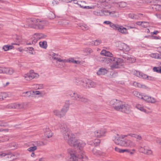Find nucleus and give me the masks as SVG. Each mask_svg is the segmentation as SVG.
Segmentation results:
<instances>
[{
	"mask_svg": "<svg viewBox=\"0 0 161 161\" xmlns=\"http://www.w3.org/2000/svg\"><path fill=\"white\" fill-rule=\"evenodd\" d=\"M101 42L100 40L97 39L94 41H93L92 43L94 45L97 46L99 45Z\"/></svg>",
	"mask_w": 161,
	"mask_h": 161,
	"instance_id": "55",
	"label": "nucleus"
},
{
	"mask_svg": "<svg viewBox=\"0 0 161 161\" xmlns=\"http://www.w3.org/2000/svg\"><path fill=\"white\" fill-rule=\"evenodd\" d=\"M134 138L136 139L137 141H140L142 139V136L136 134Z\"/></svg>",
	"mask_w": 161,
	"mask_h": 161,
	"instance_id": "63",
	"label": "nucleus"
},
{
	"mask_svg": "<svg viewBox=\"0 0 161 161\" xmlns=\"http://www.w3.org/2000/svg\"><path fill=\"white\" fill-rule=\"evenodd\" d=\"M106 132V130L103 128H99L94 132V136L97 138H100L103 136Z\"/></svg>",
	"mask_w": 161,
	"mask_h": 161,
	"instance_id": "12",
	"label": "nucleus"
},
{
	"mask_svg": "<svg viewBox=\"0 0 161 161\" xmlns=\"http://www.w3.org/2000/svg\"><path fill=\"white\" fill-rule=\"evenodd\" d=\"M7 155L8 156V158H10L9 160L12 161L14 159H15V158L14 157L15 156V155L14 154L11 153L10 152L7 153Z\"/></svg>",
	"mask_w": 161,
	"mask_h": 161,
	"instance_id": "45",
	"label": "nucleus"
},
{
	"mask_svg": "<svg viewBox=\"0 0 161 161\" xmlns=\"http://www.w3.org/2000/svg\"><path fill=\"white\" fill-rule=\"evenodd\" d=\"M80 82V84L86 88H94L97 86V83L96 82L89 79L81 80Z\"/></svg>",
	"mask_w": 161,
	"mask_h": 161,
	"instance_id": "7",
	"label": "nucleus"
},
{
	"mask_svg": "<svg viewBox=\"0 0 161 161\" xmlns=\"http://www.w3.org/2000/svg\"><path fill=\"white\" fill-rule=\"evenodd\" d=\"M69 108H67V107H65L64 106H63L62 108L60 110L61 111V114H62L63 117H64L66 112H67L68 110H69Z\"/></svg>",
	"mask_w": 161,
	"mask_h": 161,
	"instance_id": "41",
	"label": "nucleus"
},
{
	"mask_svg": "<svg viewBox=\"0 0 161 161\" xmlns=\"http://www.w3.org/2000/svg\"><path fill=\"white\" fill-rule=\"evenodd\" d=\"M110 26L113 29L117 30L119 25L117 24H114L111 22Z\"/></svg>",
	"mask_w": 161,
	"mask_h": 161,
	"instance_id": "53",
	"label": "nucleus"
},
{
	"mask_svg": "<svg viewBox=\"0 0 161 161\" xmlns=\"http://www.w3.org/2000/svg\"><path fill=\"white\" fill-rule=\"evenodd\" d=\"M47 36L42 33L35 34L31 39L32 44H35L39 39L45 38Z\"/></svg>",
	"mask_w": 161,
	"mask_h": 161,
	"instance_id": "10",
	"label": "nucleus"
},
{
	"mask_svg": "<svg viewBox=\"0 0 161 161\" xmlns=\"http://www.w3.org/2000/svg\"><path fill=\"white\" fill-rule=\"evenodd\" d=\"M9 147L11 149H14L17 148V145L15 143H12L9 145Z\"/></svg>",
	"mask_w": 161,
	"mask_h": 161,
	"instance_id": "57",
	"label": "nucleus"
},
{
	"mask_svg": "<svg viewBox=\"0 0 161 161\" xmlns=\"http://www.w3.org/2000/svg\"><path fill=\"white\" fill-rule=\"evenodd\" d=\"M32 86L33 88L36 90L42 89L44 88V86L42 84H34Z\"/></svg>",
	"mask_w": 161,
	"mask_h": 161,
	"instance_id": "35",
	"label": "nucleus"
},
{
	"mask_svg": "<svg viewBox=\"0 0 161 161\" xmlns=\"http://www.w3.org/2000/svg\"><path fill=\"white\" fill-rule=\"evenodd\" d=\"M107 69L105 68H101L99 69L97 72V74L98 75H104L107 73Z\"/></svg>",
	"mask_w": 161,
	"mask_h": 161,
	"instance_id": "26",
	"label": "nucleus"
},
{
	"mask_svg": "<svg viewBox=\"0 0 161 161\" xmlns=\"http://www.w3.org/2000/svg\"><path fill=\"white\" fill-rule=\"evenodd\" d=\"M14 72V70L11 67H0V74L12 75Z\"/></svg>",
	"mask_w": 161,
	"mask_h": 161,
	"instance_id": "11",
	"label": "nucleus"
},
{
	"mask_svg": "<svg viewBox=\"0 0 161 161\" xmlns=\"http://www.w3.org/2000/svg\"><path fill=\"white\" fill-rule=\"evenodd\" d=\"M132 93L134 96L139 98H141L142 99V96L143 94L142 93H141L135 90L133 91Z\"/></svg>",
	"mask_w": 161,
	"mask_h": 161,
	"instance_id": "29",
	"label": "nucleus"
},
{
	"mask_svg": "<svg viewBox=\"0 0 161 161\" xmlns=\"http://www.w3.org/2000/svg\"><path fill=\"white\" fill-rule=\"evenodd\" d=\"M58 127L65 140L67 141L71 136L73 135L70 134L69 129L65 123L63 122L59 123Z\"/></svg>",
	"mask_w": 161,
	"mask_h": 161,
	"instance_id": "4",
	"label": "nucleus"
},
{
	"mask_svg": "<svg viewBox=\"0 0 161 161\" xmlns=\"http://www.w3.org/2000/svg\"><path fill=\"white\" fill-rule=\"evenodd\" d=\"M83 51L86 55H88L92 52V49L89 48H84L83 50Z\"/></svg>",
	"mask_w": 161,
	"mask_h": 161,
	"instance_id": "43",
	"label": "nucleus"
},
{
	"mask_svg": "<svg viewBox=\"0 0 161 161\" xmlns=\"http://www.w3.org/2000/svg\"><path fill=\"white\" fill-rule=\"evenodd\" d=\"M154 72H156L158 73H161V63L158 67H155L153 69Z\"/></svg>",
	"mask_w": 161,
	"mask_h": 161,
	"instance_id": "48",
	"label": "nucleus"
},
{
	"mask_svg": "<svg viewBox=\"0 0 161 161\" xmlns=\"http://www.w3.org/2000/svg\"><path fill=\"white\" fill-rule=\"evenodd\" d=\"M49 18L50 19H53L55 17V14L52 12H50L48 14Z\"/></svg>",
	"mask_w": 161,
	"mask_h": 161,
	"instance_id": "60",
	"label": "nucleus"
},
{
	"mask_svg": "<svg viewBox=\"0 0 161 161\" xmlns=\"http://www.w3.org/2000/svg\"><path fill=\"white\" fill-rule=\"evenodd\" d=\"M37 19L31 18L27 19L26 21L25 24H22L21 26L25 28L31 27L36 29V27Z\"/></svg>",
	"mask_w": 161,
	"mask_h": 161,
	"instance_id": "5",
	"label": "nucleus"
},
{
	"mask_svg": "<svg viewBox=\"0 0 161 161\" xmlns=\"http://www.w3.org/2000/svg\"><path fill=\"white\" fill-rule=\"evenodd\" d=\"M118 111L128 114L131 111V106L122 102Z\"/></svg>",
	"mask_w": 161,
	"mask_h": 161,
	"instance_id": "9",
	"label": "nucleus"
},
{
	"mask_svg": "<svg viewBox=\"0 0 161 161\" xmlns=\"http://www.w3.org/2000/svg\"><path fill=\"white\" fill-rule=\"evenodd\" d=\"M141 73V72L140 71H137L135 70H132L131 71L132 74L139 78L140 77Z\"/></svg>",
	"mask_w": 161,
	"mask_h": 161,
	"instance_id": "46",
	"label": "nucleus"
},
{
	"mask_svg": "<svg viewBox=\"0 0 161 161\" xmlns=\"http://www.w3.org/2000/svg\"><path fill=\"white\" fill-rule=\"evenodd\" d=\"M92 152L93 155L97 157L102 156L104 153L101 151L97 149L96 148H93L92 150Z\"/></svg>",
	"mask_w": 161,
	"mask_h": 161,
	"instance_id": "24",
	"label": "nucleus"
},
{
	"mask_svg": "<svg viewBox=\"0 0 161 161\" xmlns=\"http://www.w3.org/2000/svg\"><path fill=\"white\" fill-rule=\"evenodd\" d=\"M81 29L84 30L86 31L88 30L89 28L88 26L86 25H83L81 26Z\"/></svg>",
	"mask_w": 161,
	"mask_h": 161,
	"instance_id": "62",
	"label": "nucleus"
},
{
	"mask_svg": "<svg viewBox=\"0 0 161 161\" xmlns=\"http://www.w3.org/2000/svg\"><path fill=\"white\" fill-rule=\"evenodd\" d=\"M77 158H78L77 156H73L69 158V161H78Z\"/></svg>",
	"mask_w": 161,
	"mask_h": 161,
	"instance_id": "56",
	"label": "nucleus"
},
{
	"mask_svg": "<svg viewBox=\"0 0 161 161\" xmlns=\"http://www.w3.org/2000/svg\"><path fill=\"white\" fill-rule=\"evenodd\" d=\"M142 99L147 102L152 103L158 102V101L154 98L149 96L147 95H144V94H143L142 98Z\"/></svg>",
	"mask_w": 161,
	"mask_h": 161,
	"instance_id": "14",
	"label": "nucleus"
},
{
	"mask_svg": "<svg viewBox=\"0 0 161 161\" xmlns=\"http://www.w3.org/2000/svg\"><path fill=\"white\" fill-rule=\"evenodd\" d=\"M136 145V143L131 140L127 139L124 140V147L132 148L135 147Z\"/></svg>",
	"mask_w": 161,
	"mask_h": 161,
	"instance_id": "13",
	"label": "nucleus"
},
{
	"mask_svg": "<svg viewBox=\"0 0 161 161\" xmlns=\"http://www.w3.org/2000/svg\"><path fill=\"white\" fill-rule=\"evenodd\" d=\"M74 59L73 58H71L68 59H64V63H65L67 62H69L71 63H74Z\"/></svg>",
	"mask_w": 161,
	"mask_h": 161,
	"instance_id": "58",
	"label": "nucleus"
},
{
	"mask_svg": "<svg viewBox=\"0 0 161 161\" xmlns=\"http://www.w3.org/2000/svg\"><path fill=\"white\" fill-rule=\"evenodd\" d=\"M117 30L120 32L125 34H128L127 29L122 26H119Z\"/></svg>",
	"mask_w": 161,
	"mask_h": 161,
	"instance_id": "27",
	"label": "nucleus"
},
{
	"mask_svg": "<svg viewBox=\"0 0 161 161\" xmlns=\"http://www.w3.org/2000/svg\"><path fill=\"white\" fill-rule=\"evenodd\" d=\"M133 85L134 86L139 88L147 90L149 89V88L146 85L138 82H134L133 83Z\"/></svg>",
	"mask_w": 161,
	"mask_h": 161,
	"instance_id": "21",
	"label": "nucleus"
},
{
	"mask_svg": "<svg viewBox=\"0 0 161 161\" xmlns=\"http://www.w3.org/2000/svg\"><path fill=\"white\" fill-rule=\"evenodd\" d=\"M34 91H28L21 93V95L22 97H29L32 94V92H34Z\"/></svg>",
	"mask_w": 161,
	"mask_h": 161,
	"instance_id": "32",
	"label": "nucleus"
},
{
	"mask_svg": "<svg viewBox=\"0 0 161 161\" xmlns=\"http://www.w3.org/2000/svg\"><path fill=\"white\" fill-rule=\"evenodd\" d=\"M37 22L36 24V29H43L46 25V22L44 20H41L37 19Z\"/></svg>",
	"mask_w": 161,
	"mask_h": 161,
	"instance_id": "19",
	"label": "nucleus"
},
{
	"mask_svg": "<svg viewBox=\"0 0 161 161\" xmlns=\"http://www.w3.org/2000/svg\"><path fill=\"white\" fill-rule=\"evenodd\" d=\"M58 23L60 25H62L64 26H67L69 24V22L65 20H61L59 21Z\"/></svg>",
	"mask_w": 161,
	"mask_h": 161,
	"instance_id": "54",
	"label": "nucleus"
},
{
	"mask_svg": "<svg viewBox=\"0 0 161 161\" xmlns=\"http://www.w3.org/2000/svg\"><path fill=\"white\" fill-rule=\"evenodd\" d=\"M67 141L70 146L78 148L79 153L80 154L81 152H84L83 148L86 145L85 143L80 140L75 139L74 135H71Z\"/></svg>",
	"mask_w": 161,
	"mask_h": 161,
	"instance_id": "1",
	"label": "nucleus"
},
{
	"mask_svg": "<svg viewBox=\"0 0 161 161\" xmlns=\"http://www.w3.org/2000/svg\"><path fill=\"white\" fill-rule=\"evenodd\" d=\"M108 0H96L97 3H96V7L99 8L104 9L110 8L111 6L108 2Z\"/></svg>",
	"mask_w": 161,
	"mask_h": 161,
	"instance_id": "6",
	"label": "nucleus"
},
{
	"mask_svg": "<svg viewBox=\"0 0 161 161\" xmlns=\"http://www.w3.org/2000/svg\"><path fill=\"white\" fill-rule=\"evenodd\" d=\"M51 55V56L53 59L56 61L57 62H62L64 63V59H62L60 58V56L58 54L54 53H52Z\"/></svg>",
	"mask_w": 161,
	"mask_h": 161,
	"instance_id": "18",
	"label": "nucleus"
},
{
	"mask_svg": "<svg viewBox=\"0 0 161 161\" xmlns=\"http://www.w3.org/2000/svg\"><path fill=\"white\" fill-rule=\"evenodd\" d=\"M136 107L138 109H139V110L144 112L145 113H147V112L146 110L144 109L143 107L140 104H137L136 106Z\"/></svg>",
	"mask_w": 161,
	"mask_h": 161,
	"instance_id": "42",
	"label": "nucleus"
},
{
	"mask_svg": "<svg viewBox=\"0 0 161 161\" xmlns=\"http://www.w3.org/2000/svg\"><path fill=\"white\" fill-rule=\"evenodd\" d=\"M114 150L120 153H124L125 152L129 153L130 151V149H122L117 147H115L114 148Z\"/></svg>",
	"mask_w": 161,
	"mask_h": 161,
	"instance_id": "33",
	"label": "nucleus"
},
{
	"mask_svg": "<svg viewBox=\"0 0 161 161\" xmlns=\"http://www.w3.org/2000/svg\"><path fill=\"white\" fill-rule=\"evenodd\" d=\"M151 1L150 0H137L136 4L138 5H140V4L151 3Z\"/></svg>",
	"mask_w": 161,
	"mask_h": 161,
	"instance_id": "37",
	"label": "nucleus"
},
{
	"mask_svg": "<svg viewBox=\"0 0 161 161\" xmlns=\"http://www.w3.org/2000/svg\"><path fill=\"white\" fill-rule=\"evenodd\" d=\"M6 108H8L15 109V103L9 104L6 106Z\"/></svg>",
	"mask_w": 161,
	"mask_h": 161,
	"instance_id": "52",
	"label": "nucleus"
},
{
	"mask_svg": "<svg viewBox=\"0 0 161 161\" xmlns=\"http://www.w3.org/2000/svg\"><path fill=\"white\" fill-rule=\"evenodd\" d=\"M27 105V103H15V109H25Z\"/></svg>",
	"mask_w": 161,
	"mask_h": 161,
	"instance_id": "22",
	"label": "nucleus"
},
{
	"mask_svg": "<svg viewBox=\"0 0 161 161\" xmlns=\"http://www.w3.org/2000/svg\"><path fill=\"white\" fill-rule=\"evenodd\" d=\"M93 14L96 16H102V10H97L93 12Z\"/></svg>",
	"mask_w": 161,
	"mask_h": 161,
	"instance_id": "44",
	"label": "nucleus"
},
{
	"mask_svg": "<svg viewBox=\"0 0 161 161\" xmlns=\"http://www.w3.org/2000/svg\"><path fill=\"white\" fill-rule=\"evenodd\" d=\"M53 113L54 115L59 118L63 117V116L61 114V111L58 109H55L53 111Z\"/></svg>",
	"mask_w": 161,
	"mask_h": 161,
	"instance_id": "34",
	"label": "nucleus"
},
{
	"mask_svg": "<svg viewBox=\"0 0 161 161\" xmlns=\"http://www.w3.org/2000/svg\"><path fill=\"white\" fill-rule=\"evenodd\" d=\"M100 140L99 139H96L93 142V144L94 146H97L99 144Z\"/></svg>",
	"mask_w": 161,
	"mask_h": 161,
	"instance_id": "61",
	"label": "nucleus"
},
{
	"mask_svg": "<svg viewBox=\"0 0 161 161\" xmlns=\"http://www.w3.org/2000/svg\"><path fill=\"white\" fill-rule=\"evenodd\" d=\"M110 10H102V16H110Z\"/></svg>",
	"mask_w": 161,
	"mask_h": 161,
	"instance_id": "51",
	"label": "nucleus"
},
{
	"mask_svg": "<svg viewBox=\"0 0 161 161\" xmlns=\"http://www.w3.org/2000/svg\"><path fill=\"white\" fill-rule=\"evenodd\" d=\"M101 54L102 55L109 57L110 58L112 57L113 54L109 51L105 50H103L101 52Z\"/></svg>",
	"mask_w": 161,
	"mask_h": 161,
	"instance_id": "28",
	"label": "nucleus"
},
{
	"mask_svg": "<svg viewBox=\"0 0 161 161\" xmlns=\"http://www.w3.org/2000/svg\"><path fill=\"white\" fill-rule=\"evenodd\" d=\"M66 94L67 96L69 97L73 100L77 102L86 103L88 102V101L87 98L71 90L67 91L66 92Z\"/></svg>",
	"mask_w": 161,
	"mask_h": 161,
	"instance_id": "2",
	"label": "nucleus"
},
{
	"mask_svg": "<svg viewBox=\"0 0 161 161\" xmlns=\"http://www.w3.org/2000/svg\"><path fill=\"white\" fill-rule=\"evenodd\" d=\"M78 158L80 160V161H88V158L85 154L84 152H81L80 154H77Z\"/></svg>",
	"mask_w": 161,
	"mask_h": 161,
	"instance_id": "23",
	"label": "nucleus"
},
{
	"mask_svg": "<svg viewBox=\"0 0 161 161\" xmlns=\"http://www.w3.org/2000/svg\"><path fill=\"white\" fill-rule=\"evenodd\" d=\"M122 101L116 98L111 99L109 102V105L115 110L118 111Z\"/></svg>",
	"mask_w": 161,
	"mask_h": 161,
	"instance_id": "8",
	"label": "nucleus"
},
{
	"mask_svg": "<svg viewBox=\"0 0 161 161\" xmlns=\"http://www.w3.org/2000/svg\"><path fill=\"white\" fill-rule=\"evenodd\" d=\"M29 147L27 149V151L29 152H34L37 149L36 148L34 147Z\"/></svg>",
	"mask_w": 161,
	"mask_h": 161,
	"instance_id": "59",
	"label": "nucleus"
},
{
	"mask_svg": "<svg viewBox=\"0 0 161 161\" xmlns=\"http://www.w3.org/2000/svg\"><path fill=\"white\" fill-rule=\"evenodd\" d=\"M68 151V153L70 154V157L72 156H75L78 157L77 155V154H80V153H79V151L78 150L76 151L71 149H69Z\"/></svg>",
	"mask_w": 161,
	"mask_h": 161,
	"instance_id": "31",
	"label": "nucleus"
},
{
	"mask_svg": "<svg viewBox=\"0 0 161 161\" xmlns=\"http://www.w3.org/2000/svg\"><path fill=\"white\" fill-rule=\"evenodd\" d=\"M107 64H110L112 69H114L119 67L123 62V60L120 58L114 57H106L104 60Z\"/></svg>",
	"mask_w": 161,
	"mask_h": 161,
	"instance_id": "3",
	"label": "nucleus"
},
{
	"mask_svg": "<svg viewBox=\"0 0 161 161\" xmlns=\"http://www.w3.org/2000/svg\"><path fill=\"white\" fill-rule=\"evenodd\" d=\"M31 80L33 79H36L39 77V75L36 73H35L33 71H31L30 72Z\"/></svg>",
	"mask_w": 161,
	"mask_h": 161,
	"instance_id": "36",
	"label": "nucleus"
},
{
	"mask_svg": "<svg viewBox=\"0 0 161 161\" xmlns=\"http://www.w3.org/2000/svg\"><path fill=\"white\" fill-rule=\"evenodd\" d=\"M24 79L27 81H30L31 80V75L30 72L24 74L23 75Z\"/></svg>",
	"mask_w": 161,
	"mask_h": 161,
	"instance_id": "38",
	"label": "nucleus"
},
{
	"mask_svg": "<svg viewBox=\"0 0 161 161\" xmlns=\"http://www.w3.org/2000/svg\"><path fill=\"white\" fill-rule=\"evenodd\" d=\"M44 132L45 136L47 138H49L52 136L53 134L48 128L45 129L44 130Z\"/></svg>",
	"mask_w": 161,
	"mask_h": 161,
	"instance_id": "25",
	"label": "nucleus"
},
{
	"mask_svg": "<svg viewBox=\"0 0 161 161\" xmlns=\"http://www.w3.org/2000/svg\"><path fill=\"white\" fill-rule=\"evenodd\" d=\"M113 140L115 143L118 145L123 147L124 140H122L119 137V135L117 134V136L114 137Z\"/></svg>",
	"mask_w": 161,
	"mask_h": 161,
	"instance_id": "17",
	"label": "nucleus"
},
{
	"mask_svg": "<svg viewBox=\"0 0 161 161\" xmlns=\"http://www.w3.org/2000/svg\"><path fill=\"white\" fill-rule=\"evenodd\" d=\"M123 58L126 59L129 63H134L136 61V59L134 56L128 54H125L124 55Z\"/></svg>",
	"mask_w": 161,
	"mask_h": 161,
	"instance_id": "20",
	"label": "nucleus"
},
{
	"mask_svg": "<svg viewBox=\"0 0 161 161\" xmlns=\"http://www.w3.org/2000/svg\"><path fill=\"white\" fill-rule=\"evenodd\" d=\"M45 144L42 142L41 141H35L30 142L28 145V147H34L37 148V147L42 145H45Z\"/></svg>",
	"mask_w": 161,
	"mask_h": 161,
	"instance_id": "15",
	"label": "nucleus"
},
{
	"mask_svg": "<svg viewBox=\"0 0 161 161\" xmlns=\"http://www.w3.org/2000/svg\"><path fill=\"white\" fill-rule=\"evenodd\" d=\"M110 16L112 17L117 18L119 16V14L117 10L110 11Z\"/></svg>",
	"mask_w": 161,
	"mask_h": 161,
	"instance_id": "30",
	"label": "nucleus"
},
{
	"mask_svg": "<svg viewBox=\"0 0 161 161\" xmlns=\"http://www.w3.org/2000/svg\"><path fill=\"white\" fill-rule=\"evenodd\" d=\"M154 7L157 10L161 11V5L157 4L154 5Z\"/></svg>",
	"mask_w": 161,
	"mask_h": 161,
	"instance_id": "64",
	"label": "nucleus"
},
{
	"mask_svg": "<svg viewBox=\"0 0 161 161\" xmlns=\"http://www.w3.org/2000/svg\"><path fill=\"white\" fill-rule=\"evenodd\" d=\"M119 49L123 51L127 52L130 50L129 47L126 44L123 42H119L118 46Z\"/></svg>",
	"mask_w": 161,
	"mask_h": 161,
	"instance_id": "16",
	"label": "nucleus"
},
{
	"mask_svg": "<svg viewBox=\"0 0 161 161\" xmlns=\"http://www.w3.org/2000/svg\"><path fill=\"white\" fill-rule=\"evenodd\" d=\"M40 47L44 49H46L47 47V42L46 41L40 42L39 43Z\"/></svg>",
	"mask_w": 161,
	"mask_h": 161,
	"instance_id": "40",
	"label": "nucleus"
},
{
	"mask_svg": "<svg viewBox=\"0 0 161 161\" xmlns=\"http://www.w3.org/2000/svg\"><path fill=\"white\" fill-rule=\"evenodd\" d=\"M14 48V47L12 45H4L2 49L5 51H8L10 49H12Z\"/></svg>",
	"mask_w": 161,
	"mask_h": 161,
	"instance_id": "39",
	"label": "nucleus"
},
{
	"mask_svg": "<svg viewBox=\"0 0 161 161\" xmlns=\"http://www.w3.org/2000/svg\"><path fill=\"white\" fill-rule=\"evenodd\" d=\"M8 97V94L6 93H0V100H2L5 98Z\"/></svg>",
	"mask_w": 161,
	"mask_h": 161,
	"instance_id": "49",
	"label": "nucleus"
},
{
	"mask_svg": "<svg viewBox=\"0 0 161 161\" xmlns=\"http://www.w3.org/2000/svg\"><path fill=\"white\" fill-rule=\"evenodd\" d=\"M116 3L119 5V7L120 8H124L126 6V3L124 2Z\"/></svg>",
	"mask_w": 161,
	"mask_h": 161,
	"instance_id": "50",
	"label": "nucleus"
},
{
	"mask_svg": "<svg viewBox=\"0 0 161 161\" xmlns=\"http://www.w3.org/2000/svg\"><path fill=\"white\" fill-rule=\"evenodd\" d=\"M80 7L83 8H86V7L85 6L86 3L85 1H79L77 3Z\"/></svg>",
	"mask_w": 161,
	"mask_h": 161,
	"instance_id": "47",
	"label": "nucleus"
}]
</instances>
